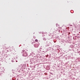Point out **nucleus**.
I'll return each instance as SVG.
<instances>
[{
  "label": "nucleus",
  "instance_id": "obj_1",
  "mask_svg": "<svg viewBox=\"0 0 80 80\" xmlns=\"http://www.w3.org/2000/svg\"><path fill=\"white\" fill-rule=\"evenodd\" d=\"M35 42H38V40H37V39H35Z\"/></svg>",
  "mask_w": 80,
  "mask_h": 80
}]
</instances>
